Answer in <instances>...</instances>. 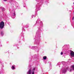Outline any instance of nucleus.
Wrapping results in <instances>:
<instances>
[{
  "label": "nucleus",
  "instance_id": "a211bd4d",
  "mask_svg": "<svg viewBox=\"0 0 74 74\" xmlns=\"http://www.w3.org/2000/svg\"><path fill=\"white\" fill-rule=\"evenodd\" d=\"M13 18H14V17H12Z\"/></svg>",
  "mask_w": 74,
  "mask_h": 74
},
{
  "label": "nucleus",
  "instance_id": "f8f14e48",
  "mask_svg": "<svg viewBox=\"0 0 74 74\" xmlns=\"http://www.w3.org/2000/svg\"><path fill=\"white\" fill-rule=\"evenodd\" d=\"M14 16H15V15H16V14H15V12L14 11Z\"/></svg>",
  "mask_w": 74,
  "mask_h": 74
},
{
  "label": "nucleus",
  "instance_id": "6ab92c4d",
  "mask_svg": "<svg viewBox=\"0 0 74 74\" xmlns=\"http://www.w3.org/2000/svg\"><path fill=\"white\" fill-rule=\"evenodd\" d=\"M38 38H39V37Z\"/></svg>",
  "mask_w": 74,
  "mask_h": 74
},
{
  "label": "nucleus",
  "instance_id": "f257e3e1",
  "mask_svg": "<svg viewBox=\"0 0 74 74\" xmlns=\"http://www.w3.org/2000/svg\"><path fill=\"white\" fill-rule=\"evenodd\" d=\"M36 69V68H34L32 70L29 69L27 72V74H34V70Z\"/></svg>",
  "mask_w": 74,
  "mask_h": 74
},
{
  "label": "nucleus",
  "instance_id": "4468645a",
  "mask_svg": "<svg viewBox=\"0 0 74 74\" xmlns=\"http://www.w3.org/2000/svg\"><path fill=\"white\" fill-rule=\"evenodd\" d=\"M32 48H37V47L36 46H33L32 47Z\"/></svg>",
  "mask_w": 74,
  "mask_h": 74
},
{
  "label": "nucleus",
  "instance_id": "9d476101",
  "mask_svg": "<svg viewBox=\"0 0 74 74\" xmlns=\"http://www.w3.org/2000/svg\"><path fill=\"white\" fill-rule=\"evenodd\" d=\"M35 0L37 1V2H39V3H40V0Z\"/></svg>",
  "mask_w": 74,
  "mask_h": 74
},
{
  "label": "nucleus",
  "instance_id": "20e7f679",
  "mask_svg": "<svg viewBox=\"0 0 74 74\" xmlns=\"http://www.w3.org/2000/svg\"><path fill=\"white\" fill-rule=\"evenodd\" d=\"M68 69V68H67L66 69H65L64 70H62L63 73H65V72H66V71H67V69Z\"/></svg>",
  "mask_w": 74,
  "mask_h": 74
},
{
  "label": "nucleus",
  "instance_id": "2eb2a0df",
  "mask_svg": "<svg viewBox=\"0 0 74 74\" xmlns=\"http://www.w3.org/2000/svg\"><path fill=\"white\" fill-rule=\"evenodd\" d=\"M63 53L62 52L61 53V55H63Z\"/></svg>",
  "mask_w": 74,
  "mask_h": 74
},
{
  "label": "nucleus",
  "instance_id": "0eeeda50",
  "mask_svg": "<svg viewBox=\"0 0 74 74\" xmlns=\"http://www.w3.org/2000/svg\"><path fill=\"white\" fill-rule=\"evenodd\" d=\"M1 10H2V11H4V8L3 7H2L1 8Z\"/></svg>",
  "mask_w": 74,
  "mask_h": 74
},
{
  "label": "nucleus",
  "instance_id": "f3484780",
  "mask_svg": "<svg viewBox=\"0 0 74 74\" xmlns=\"http://www.w3.org/2000/svg\"><path fill=\"white\" fill-rule=\"evenodd\" d=\"M74 17H73V18H72V20H74Z\"/></svg>",
  "mask_w": 74,
  "mask_h": 74
},
{
  "label": "nucleus",
  "instance_id": "7ed1b4c3",
  "mask_svg": "<svg viewBox=\"0 0 74 74\" xmlns=\"http://www.w3.org/2000/svg\"><path fill=\"white\" fill-rule=\"evenodd\" d=\"M70 55L71 57H74V52L73 51H70Z\"/></svg>",
  "mask_w": 74,
  "mask_h": 74
},
{
  "label": "nucleus",
  "instance_id": "ddd939ff",
  "mask_svg": "<svg viewBox=\"0 0 74 74\" xmlns=\"http://www.w3.org/2000/svg\"><path fill=\"white\" fill-rule=\"evenodd\" d=\"M61 63H60V62H59L57 64L58 65H59V64H60Z\"/></svg>",
  "mask_w": 74,
  "mask_h": 74
},
{
  "label": "nucleus",
  "instance_id": "39448f33",
  "mask_svg": "<svg viewBox=\"0 0 74 74\" xmlns=\"http://www.w3.org/2000/svg\"><path fill=\"white\" fill-rule=\"evenodd\" d=\"M14 65H13L11 67V69L12 70H14V69H15V66H14Z\"/></svg>",
  "mask_w": 74,
  "mask_h": 74
},
{
  "label": "nucleus",
  "instance_id": "aec40b11",
  "mask_svg": "<svg viewBox=\"0 0 74 74\" xmlns=\"http://www.w3.org/2000/svg\"><path fill=\"white\" fill-rule=\"evenodd\" d=\"M32 49H33V48Z\"/></svg>",
  "mask_w": 74,
  "mask_h": 74
},
{
  "label": "nucleus",
  "instance_id": "f03ea898",
  "mask_svg": "<svg viewBox=\"0 0 74 74\" xmlns=\"http://www.w3.org/2000/svg\"><path fill=\"white\" fill-rule=\"evenodd\" d=\"M4 23L3 21H1L0 23V29H3L4 26Z\"/></svg>",
  "mask_w": 74,
  "mask_h": 74
},
{
  "label": "nucleus",
  "instance_id": "6e6552de",
  "mask_svg": "<svg viewBox=\"0 0 74 74\" xmlns=\"http://www.w3.org/2000/svg\"><path fill=\"white\" fill-rule=\"evenodd\" d=\"M43 59L44 60H46L47 59V57L45 56L43 57Z\"/></svg>",
  "mask_w": 74,
  "mask_h": 74
},
{
  "label": "nucleus",
  "instance_id": "dca6fc26",
  "mask_svg": "<svg viewBox=\"0 0 74 74\" xmlns=\"http://www.w3.org/2000/svg\"><path fill=\"white\" fill-rule=\"evenodd\" d=\"M3 1H7V0H3Z\"/></svg>",
  "mask_w": 74,
  "mask_h": 74
},
{
  "label": "nucleus",
  "instance_id": "9b49d317",
  "mask_svg": "<svg viewBox=\"0 0 74 74\" xmlns=\"http://www.w3.org/2000/svg\"><path fill=\"white\" fill-rule=\"evenodd\" d=\"M72 70H73V69H70V70H69L70 72H71V71H72Z\"/></svg>",
  "mask_w": 74,
  "mask_h": 74
},
{
  "label": "nucleus",
  "instance_id": "423d86ee",
  "mask_svg": "<svg viewBox=\"0 0 74 74\" xmlns=\"http://www.w3.org/2000/svg\"><path fill=\"white\" fill-rule=\"evenodd\" d=\"M71 68L73 69V70H74V65L71 66Z\"/></svg>",
  "mask_w": 74,
  "mask_h": 74
},
{
  "label": "nucleus",
  "instance_id": "1a4fd4ad",
  "mask_svg": "<svg viewBox=\"0 0 74 74\" xmlns=\"http://www.w3.org/2000/svg\"><path fill=\"white\" fill-rule=\"evenodd\" d=\"M1 34L2 35H3V34H4V32H3V31H1Z\"/></svg>",
  "mask_w": 74,
  "mask_h": 74
}]
</instances>
